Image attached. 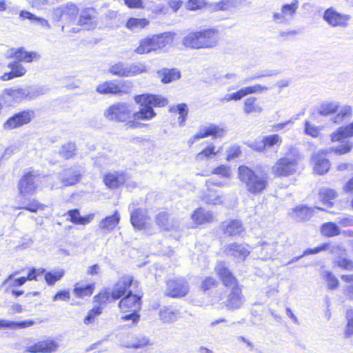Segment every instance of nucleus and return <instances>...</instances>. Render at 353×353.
I'll return each mask as SVG.
<instances>
[{
	"label": "nucleus",
	"instance_id": "obj_3",
	"mask_svg": "<svg viewBox=\"0 0 353 353\" xmlns=\"http://www.w3.org/2000/svg\"><path fill=\"white\" fill-rule=\"evenodd\" d=\"M8 59H13L14 61L8 63V67L11 69L10 72L3 73L0 79L2 81H7L14 78H19L26 74V69L21 63H32L40 59V54L37 51H27L23 47L10 48Z\"/></svg>",
	"mask_w": 353,
	"mask_h": 353
},
{
	"label": "nucleus",
	"instance_id": "obj_37",
	"mask_svg": "<svg viewBox=\"0 0 353 353\" xmlns=\"http://www.w3.org/2000/svg\"><path fill=\"white\" fill-rule=\"evenodd\" d=\"M149 24V21L146 18H129L125 23V27L134 31L139 29H143Z\"/></svg>",
	"mask_w": 353,
	"mask_h": 353
},
{
	"label": "nucleus",
	"instance_id": "obj_25",
	"mask_svg": "<svg viewBox=\"0 0 353 353\" xmlns=\"http://www.w3.org/2000/svg\"><path fill=\"white\" fill-rule=\"evenodd\" d=\"M133 279L130 276H125L121 278V279L114 285L111 292L113 295V299L117 300L121 296L128 294L129 288L132 285Z\"/></svg>",
	"mask_w": 353,
	"mask_h": 353
},
{
	"label": "nucleus",
	"instance_id": "obj_46",
	"mask_svg": "<svg viewBox=\"0 0 353 353\" xmlns=\"http://www.w3.org/2000/svg\"><path fill=\"white\" fill-rule=\"evenodd\" d=\"M39 346L40 352L50 353L55 352L59 345L52 339H47L39 341Z\"/></svg>",
	"mask_w": 353,
	"mask_h": 353
},
{
	"label": "nucleus",
	"instance_id": "obj_23",
	"mask_svg": "<svg viewBox=\"0 0 353 353\" xmlns=\"http://www.w3.org/2000/svg\"><path fill=\"white\" fill-rule=\"evenodd\" d=\"M97 14V12L93 7L84 8L80 12L77 23V26L88 28L96 25Z\"/></svg>",
	"mask_w": 353,
	"mask_h": 353
},
{
	"label": "nucleus",
	"instance_id": "obj_58",
	"mask_svg": "<svg viewBox=\"0 0 353 353\" xmlns=\"http://www.w3.org/2000/svg\"><path fill=\"white\" fill-rule=\"evenodd\" d=\"M206 5L205 0H188L186 2L187 9L191 11L201 10Z\"/></svg>",
	"mask_w": 353,
	"mask_h": 353
},
{
	"label": "nucleus",
	"instance_id": "obj_36",
	"mask_svg": "<svg viewBox=\"0 0 353 353\" xmlns=\"http://www.w3.org/2000/svg\"><path fill=\"white\" fill-rule=\"evenodd\" d=\"M218 154V150H216V146L210 143L205 146L203 149H202L199 152L196 154V159L197 161H201L205 159H211Z\"/></svg>",
	"mask_w": 353,
	"mask_h": 353
},
{
	"label": "nucleus",
	"instance_id": "obj_33",
	"mask_svg": "<svg viewBox=\"0 0 353 353\" xmlns=\"http://www.w3.org/2000/svg\"><path fill=\"white\" fill-rule=\"evenodd\" d=\"M330 250L332 253H336L337 251L344 252L342 247L339 245H330V243H323L321 245L316 247L312 249H307L304 251L302 256H298L292 259V261H296L304 255L315 254L321 251Z\"/></svg>",
	"mask_w": 353,
	"mask_h": 353
},
{
	"label": "nucleus",
	"instance_id": "obj_40",
	"mask_svg": "<svg viewBox=\"0 0 353 353\" xmlns=\"http://www.w3.org/2000/svg\"><path fill=\"white\" fill-rule=\"evenodd\" d=\"M77 147L75 143L69 142L62 145L59 154L64 159L68 160L73 158L76 154Z\"/></svg>",
	"mask_w": 353,
	"mask_h": 353
},
{
	"label": "nucleus",
	"instance_id": "obj_63",
	"mask_svg": "<svg viewBox=\"0 0 353 353\" xmlns=\"http://www.w3.org/2000/svg\"><path fill=\"white\" fill-rule=\"evenodd\" d=\"M325 278L330 289L334 290L339 286V281L332 272H325Z\"/></svg>",
	"mask_w": 353,
	"mask_h": 353
},
{
	"label": "nucleus",
	"instance_id": "obj_62",
	"mask_svg": "<svg viewBox=\"0 0 353 353\" xmlns=\"http://www.w3.org/2000/svg\"><path fill=\"white\" fill-rule=\"evenodd\" d=\"M101 313L100 307H95L88 313V315L84 319V323L89 325L92 323L96 316L99 315Z\"/></svg>",
	"mask_w": 353,
	"mask_h": 353
},
{
	"label": "nucleus",
	"instance_id": "obj_13",
	"mask_svg": "<svg viewBox=\"0 0 353 353\" xmlns=\"http://www.w3.org/2000/svg\"><path fill=\"white\" fill-rule=\"evenodd\" d=\"M39 176V174L37 172L31 169L24 172L17 183L19 194L25 197L36 192L37 185L35 180Z\"/></svg>",
	"mask_w": 353,
	"mask_h": 353
},
{
	"label": "nucleus",
	"instance_id": "obj_59",
	"mask_svg": "<svg viewBox=\"0 0 353 353\" xmlns=\"http://www.w3.org/2000/svg\"><path fill=\"white\" fill-rule=\"evenodd\" d=\"M234 5V0H221L214 6L215 11H224L232 8Z\"/></svg>",
	"mask_w": 353,
	"mask_h": 353
},
{
	"label": "nucleus",
	"instance_id": "obj_20",
	"mask_svg": "<svg viewBox=\"0 0 353 353\" xmlns=\"http://www.w3.org/2000/svg\"><path fill=\"white\" fill-rule=\"evenodd\" d=\"M207 190L201 196V200L207 204L218 205L222 203L221 195L214 188V185L221 186L222 183H214L210 180L205 182Z\"/></svg>",
	"mask_w": 353,
	"mask_h": 353
},
{
	"label": "nucleus",
	"instance_id": "obj_16",
	"mask_svg": "<svg viewBox=\"0 0 353 353\" xmlns=\"http://www.w3.org/2000/svg\"><path fill=\"white\" fill-rule=\"evenodd\" d=\"M281 142L282 138L278 134H274L255 139L249 147L254 151L263 152Z\"/></svg>",
	"mask_w": 353,
	"mask_h": 353
},
{
	"label": "nucleus",
	"instance_id": "obj_22",
	"mask_svg": "<svg viewBox=\"0 0 353 353\" xmlns=\"http://www.w3.org/2000/svg\"><path fill=\"white\" fill-rule=\"evenodd\" d=\"M321 208H310L305 205L296 206L292 210V217L297 219L307 220L316 217L319 212H323Z\"/></svg>",
	"mask_w": 353,
	"mask_h": 353
},
{
	"label": "nucleus",
	"instance_id": "obj_51",
	"mask_svg": "<svg viewBox=\"0 0 353 353\" xmlns=\"http://www.w3.org/2000/svg\"><path fill=\"white\" fill-rule=\"evenodd\" d=\"M46 208L47 206L45 204L40 203L36 199H33L26 206L21 208L26 210L30 212H37L38 211H43Z\"/></svg>",
	"mask_w": 353,
	"mask_h": 353
},
{
	"label": "nucleus",
	"instance_id": "obj_42",
	"mask_svg": "<svg viewBox=\"0 0 353 353\" xmlns=\"http://www.w3.org/2000/svg\"><path fill=\"white\" fill-rule=\"evenodd\" d=\"M148 72V66L143 63H134L128 66V77L137 76Z\"/></svg>",
	"mask_w": 353,
	"mask_h": 353
},
{
	"label": "nucleus",
	"instance_id": "obj_52",
	"mask_svg": "<svg viewBox=\"0 0 353 353\" xmlns=\"http://www.w3.org/2000/svg\"><path fill=\"white\" fill-rule=\"evenodd\" d=\"M3 94L12 98V100L16 101L21 98H24L26 94L24 90L21 88H6L3 90Z\"/></svg>",
	"mask_w": 353,
	"mask_h": 353
},
{
	"label": "nucleus",
	"instance_id": "obj_12",
	"mask_svg": "<svg viewBox=\"0 0 353 353\" xmlns=\"http://www.w3.org/2000/svg\"><path fill=\"white\" fill-rule=\"evenodd\" d=\"M35 118V111L31 109L21 110L10 117L3 123V128L7 130L19 128L28 125Z\"/></svg>",
	"mask_w": 353,
	"mask_h": 353
},
{
	"label": "nucleus",
	"instance_id": "obj_18",
	"mask_svg": "<svg viewBox=\"0 0 353 353\" xmlns=\"http://www.w3.org/2000/svg\"><path fill=\"white\" fill-rule=\"evenodd\" d=\"M79 13L77 5L73 3H67L55 10L56 17L58 21L65 19L68 23H73Z\"/></svg>",
	"mask_w": 353,
	"mask_h": 353
},
{
	"label": "nucleus",
	"instance_id": "obj_26",
	"mask_svg": "<svg viewBox=\"0 0 353 353\" xmlns=\"http://www.w3.org/2000/svg\"><path fill=\"white\" fill-rule=\"evenodd\" d=\"M140 296L129 291L128 294L119 301V307L123 312L128 310L136 312L140 307Z\"/></svg>",
	"mask_w": 353,
	"mask_h": 353
},
{
	"label": "nucleus",
	"instance_id": "obj_14",
	"mask_svg": "<svg viewBox=\"0 0 353 353\" xmlns=\"http://www.w3.org/2000/svg\"><path fill=\"white\" fill-rule=\"evenodd\" d=\"M323 19L330 27L346 28L349 26L351 17L339 12L333 7H330L324 11Z\"/></svg>",
	"mask_w": 353,
	"mask_h": 353
},
{
	"label": "nucleus",
	"instance_id": "obj_55",
	"mask_svg": "<svg viewBox=\"0 0 353 353\" xmlns=\"http://www.w3.org/2000/svg\"><path fill=\"white\" fill-rule=\"evenodd\" d=\"M34 325V321L30 319L24 320L20 322H14L8 320L7 327L12 329H22Z\"/></svg>",
	"mask_w": 353,
	"mask_h": 353
},
{
	"label": "nucleus",
	"instance_id": "obj_41",
	"mask_svg": "<svg viewBox=\"0 0 353 353\" xmlns=\"http://www.w3.org/2000/svg\"><path fill=\"white\" fill-rule=\"evenodd\" d=\"M109 73L119 77H128V66L121 62H117L109 68Z\"/></svg>",
	"mask_w": 353,
	"mask_h": 353
},
{
	"label": "nucleus",
	"instance_id": "obj_53",
	"mask_svg": "<svg viewBox=\"0 0 353 353\" xmlns=\"http://www.w3.org/2000/svg\"><path fill=\"white\" fill-rule=\"evenodd\" d=\"M67 214L68 216V221H89V219H92L94 217V214L81 216L78 209L70 210L68 211Z\"/></svg>",
	"mask_w": 353,
	"mask_h": 353
},
{
	"label": "nucleus",
	"instance_id": "obj_10",
	"mask_svg": "<svg viewBox=\"0 0 353 353\" xmlns=\"http://www.w3.org/2000/svg\"><path fill=\"white\" fill-rule=\"evenodd\" d=\"M132 83L128 81L110 80L102 82L96 88L101 94L122 96L131 93Z\"/></svg>",
	"mask_w": 353,
	"mask_h": 353
},
{
	"label": "nucleus",
	"instance_id": "obj_64",
	"mask_svg": "<svg viewBox=\"0 0 353 353\" xmlns=\"http://www.w3.org/2000/svg\"><path fill=\"white\" fill-rule=\"evenodd\" d=\"M225 232L229 235H236L241 232L240 222H230L226 227Z\"/></svg>",
	"mask_w": 353,
	"mask_h": 353
},
{
	"label": "nucleus",
	"instance_id": "obj_28",
	"mask_svg": "<svg viewBox=\"0 0 353 353\" xmlns=\"http://www.w3.org/2000/svg\"><path fill=\"white\" fill-rule=\"evenodd\" d=\"M157 77L163 84H168L179 80L181 77L180 70L176 68H163L157 72Z\"/></svg>",
	"mask_w": 353,
	"mask_h": 353
},
{
	"label": "nucleus",
	"instance_id": "obj_9",
	"mask_svg": "<svg viewBox=\"0 0 353 353\" xmlns=\"http://www.w3.org/2000/svg\"><path fill=\"white\" fill-rule=\"evenodd\" d=\"M318 113L323 117L335 114L332 119V122L340 123L345 119L352 117V108L350 105H344L340 108L339 104L335 101H326L319 105Z\"/></svg>",
	"mask_w": 353,
	"mask_h": 353
},
{
	"label": "nucleus",
	"instance_id": "obj_19",
	"mask_svg": "<svg viewBox=\"0 0 353 353\" xmlns=\"http://www.w3.org/2000/svg\"><path fill=\"white\" fill-rule=\"evenodd\" d=\"M165 293L171 297H183L189 292V285L184 279L169 280Z\"/></svg>",
	"mask_w": 353,
	"mask_h": 353
},
{
	"label": "nucleus",
	"instance_id": "obj_39",
	"mask_svg": "<svg viewBox=\"0 0 353 353\" xmlns=\"http://www.w3.org/2000/svg\"><path fill=\"white\" fill-rule=\"evenodd\" d=\"M94 288V283H91L87 285H80L79 283H77L74 288V294L77 297L83 298L92 295Z\"/></svg>",
	"mask_w": 353,
	"mask_h": 353
},
{
	"label": "nucleus",
	"instance_id": "obj_21",
	"mask_svg": "<svg viewBox=\"0 0 353 353\" xmlns=\"http://www.w3.org/2000/svg\"><path fill=\"white\" fill-rule=\"evenodd\" d=\"M127 175L123 172H108L103 176L104 185L109 189H117L125 184Z\"/></svg>",
	"mask_w": 353,
	"mask_h": 353
},
{
	"label": "nucleus",
	"instance_id": "obj_17",
	"mask_svg": "<svg viewBox=\"0 0 353 353\" xmlns=\"http://www.w3.org/2000/svg\"><path fill=\"white\" fill-rule=\"evenodd\" d=\"M82 177L83 172L80 167L73 165L62 170L60 181L65 187L73 186L79 183Z\"/></svg>",
	"mask_w": 353,
	"mask_h": 353
},
{
	"label": "nucleus",
	"instance_id": "obj_29",
	"mask_svg": "<svg viewBox=\"0 0 353 353\" xmlns=\"http://www.w3.org/2000/svg\"><path fill=\"white\" fill-rule=\"evenodd\" d=\"M263 110L261 103L255 97L246 98L243 103V111L247 115H256Z\"/></svg>",
	"mask_w": 353,
	"mask_h": 353
},
{
	"label": "nucleus",
	"instance_id": "obj_54",
	"mask_svg": "<svg viewBox=\"0 0 353 353\" xmlns=\"http://www.w3.org/2000/svg\"><path fill=\"white\" fill-rule=\"evenodd\" d=\"M226 160L230 161L239 157L242 154L241 148L237 145H233L228 148L226 152Z\"/></svg>",
	"mask_w": 353,
	"mask_h": 353
},
{
	"label": "nucleus",
	"instance_id": "obj_27",
	"mask_svg": "<svg viewBox=\"0 0 353 353\" xmlns=\"http://www.w3.org/2000/svg\"><path fill=\"white\" fill-rule=\"evenodd\" d=\"M353 137V123L338 128L330 134V141L337 143Z\"/></svg>",
	"mask_w": 353,
	"mask_h": 353
},
{
	"label": "nucleus",
	"instance_id": "obj_2",
	"mask_svg": "<svg viewBox=\"0 0 353 353\" xmlns=\"http://www.w3.org/2000/svg\"><path fill=\"white\" fill-rule=\"evenodd\" d=\"M219 34L215 28L192 30L183 37L181 43L187 50L212 49L219 44Z\"/></svg>",
	"mask_w": 353,
	"mask_h": 353
},
{
	"label": "nucleus",
	"instance_id": "obj_34",
	"mask_svg": "<svg viewBox=\"0 0 353 353\" xmlns=\"http://www.w3.org/2000/svg\"><path fill=\"white\" fill-rule=\"evenodd\" d=\"M250 250L245 245L232 244L227 249V254L236 259L237 261H243L249 254Z\"/></svg>",
	"mask_w": 353,
	"mask_h": 353
},
{
	"label": "nucleus",
	"instance_id": "obj_43",
	"mask_svg": "<svg viewBox=\"0 0 353 353\" xmlns=\"http://www.w3.org/2000/svg\"><path fill=\"white\" fill-rule=\"evenodd\" d=\"M94 301L95 303L102 305L106 304L107 303L115 301V299H113V295L111 291L108 290H104L100 292L94 297Z\"/></svg>",
	"mask_w": 353,
	"mask_h": 353
},
{
	"label": "nucleus",
	"instance_id": "obj_61",
	"mask_svg": "<svg viewBox=\"0 0 353 353\" xmlns=\"http://www.w3.org/2000/svg\"><path fill=\"white\" fill-rule=\"evenodd\" d=\"M131 224L137 230L143 231L148 234H152L150 222H131Z\"/></svg>",
	"mask_w": 353,
	"mask_h": 353
},
{
	"label": "nucleus",
	"instance_id": "obj_11",
	"mask_svg": "<svg viewBox=\"0 0 353 353\" xmlns=\"http://www.w3.org/2000/svg\"><path fill=\"white\" fill-rule=\"evenodd\" d=\"M226 128L221 125L208 123L199 127L198 132L188 140V145L191 146L196 141L211 137L212 139L222 138L226 134Z\"/></svg>",
	"mask_w": 353,
	"mask_h": 353
},
{
	"label": "nucleus",
	"instance_id": "obj_47",
	"mask_svg": "<svg viewBox=\"0 0 353 353\" xmlns=\"http://www.w3.org/2000/svg\"><path fill=\"white\" fill-rule=\"evenodd\" d=\"M64 275L63 270H52L48 272L45 275V279L48 285H54L59 281Z\"/></svg>",
	"mask_w": 353,
	"mask_h": 353
},
{
	"label": "nucleus",
	"instance_id": "obj_35",
	"mask_svg": "<svg viewBox=\"0 0 353 353\" xmlns=\"http://www.w3.org/2000/svg\"><path fill=\"white\" fill-rule=\"evenodd\" d=\"M181 316L177 310L163 307L159 312V319L164 323H172L177 321Z\"/></svg>",
	"mask_w": 353,
	"mask_h": 353
},
{
	"label": "nucleus",
	"instance_id": "obj_1",
	"mask_svg": "<svg viewBox=\"0 0 353 353\" xmlns=\"http://www.w3.org/2000/svg\"><path fill=\"white\" fill-rule=\"evenodd\" d=\"M133 99L140 106L138 110L132 112L128 103L117 102L108 107L104 117L110 121L124 123L127 129L144 128L149 126L145 122L157 116L154 108H163L168 104L167 98L150 93L137 94Z\"/></svg>",
	"mask_w": 353,
	"mask_h": 353
},
{
	"label": "nucleus",
	"instance_id": "obj_4",
	"mask_svg": "<svg viewBox=\"0 0 353 353\" xmlns=\"http://www.w3.org/2000/svg\"><path fill=\"white\" fill-rule=\"evenodd\" d=\"M215 271L221 279L223 284L232 288L227 294V299L223 301L224 305L228 310H235L241 308L245 300L241 289L237 285L234 276H232L225 264L221 261L216 264Z\"/></svg>",
	"mask_w": 353,
	"mask_h": 353
},
{
	"label": "nucleus",
	"instance_id": "obj_60",
	"mask_svg": "<svg viewBox=\"0 0 353 353\" xmlns=\"http://www.w3.org/2000/svg\"><path fill=\"white\" fill-rule=\"evenodd\" d=\"M26 281L27 279L24 276L14 279L12 275H10L8 278L3 281V285L8 284L12 287H17L23 285Z\"/></svg>",
	"mask_w": 353,
	"mask_h": 353
},
{
	"label": "nucleus",
	"instance_id": "obj_8",
	"mask_svg": "<svg viewBox=\"0 0 353 353\" xmlns=\"http://www.w3.org/2000/svg\"><path fill=\"white\" fill-rule=\"evenodd\" d=\"M174 36L175 34L170 32L148 35L139 40L134 52L138 54H145L160 51L174 43Z\"/></svg>",
	"mask_w": 353,
	"mask_h": 353
},
{
	"label": "nucleus",
	"instance_id": "obj_44",
	"mask_svg": "<svg viewBox=\"0 0 353 353\" xmlns=\"http://www.w3.org/2000/svg\"><path fill=\"white\" fill-rule=\"evenodd\" d=\"M194 221H211L213 219L212 214L206 211L203 208H196L192 216Z\"/></svg>",
	"mask_w": 353,
	"mask_h": 353
},
{
	"label": "nucleus",
	"instance_id": "obj_15",
	"mask_svg": "<svg viewBox=\"0 0 353 353\" xmlns=\"http://www.w3.org/2000/svg\"><path fill=\"white\" fill-rule=\"evenodd\" d=\"M266 86L261 85L260 84H255L253 85L245 86L240 88L236 92L232 94H225L221 101L222 102H229L231 101H239L247 95L263 92V91L268 90Z\"/></svg>",
	"mask_w": 353,
	"mask_h": 353
},
{
	"label": "nucleus",
	"instance_id": "obj_32",
	"mask_svg": "<svg viewBox=\"0 0 353 353\" xmlns=\"http://www.w3.org/2000/svg\"><path fill=\"white\" fill-rule=\"evenodd\" d=\"M318 196L320 201L327 207L334 205L335 200L338 197V192L335 189L322 188L319 189Z\"/></svg>",
	"mask_w": 353,
	"mask_h": 353
},
{
	"label": "nucleus",
	"instance_id": "obj_31",
	"mask_svg": "<svg viewBox=\"0 0 353 353\" xmlns=\"http://www.w3.org/2000/svg\"><path fill=\"white\" fill-rule=\"evenodd\" d=\"M277 244L278 243L275 241H262L254 248L261 259H271L275 256Z\"/></svg>",
	"mask_w": 353,
	"mask_h": 353
},
{
	"label": "nucleus",
	"instance_id": "obj_57",
	"mask_svg": "<svg viewBox=\"0 0 353 353\" xmlns=\"http://www.w3.org/2000/svg\"><path fill=\"white\" fill-rule=\"evenodd\" d=\"M176 110L179 112V123L183 125L187 119L188 114V108L185 103H179L176 106Z\"/></svg>",
	"mask_w": 353,
	"mask_h": 353
},
{
	"label": "nucleus",
	"instance_id": "obj_24",
	"mask_svg": "<svg viewBox=\"0 0 353 353\" xmlns=\"http://www.w3.org/2000/svg\"><path fill=\"white\" fill-rule=\"evenodd\" d=\"M299 7V1L294 0L290 3H285L281 8V12H275L273 19L275 21L282 22L287 17H292L296 12Z\"/></svg>",
	"mask_w": 353,
	"mask_h": 353
},
{
	"label": "nucleus",
	"instance_id": "obj_38",
	"mask_svg": "<svg viewBox=\"0 0 353 353\" xmlns=\"http://www.w3.org/2000/svg\"><path fill=\"white\" fill-rule=\"evenodd\" d=\"M342 249L344 252L337 251L335 253L339 254V256L334 259V265H337L344 270H353V261L344 256L345 255V250L343 247Z\"/></svg>",
	"mask_w": 353,
	"mask_h": 353
},
{
	"label": "nucleus",
	"instance_id": "obj_45",
	"mask_svg": "<svg viewBox=\"0 0 353 353\" xmlns=\"http://www.w3.org/2000/svg\"><path fill=\"white\" fill-rule=\"evenodd\" d=\"M321 233L326 236H334L340 233L337 225L333 222H326L321 226Z\"/></svg>",
	"mask_w": 353,
	"mask_h": 353
},
{
	"label": "nucleus",
	"instance_id": "obj_49",
	"mask_svg": "<svg viewBox=\"0 0 353 353\" xmlns=\"http://www.w3.org/2000/svg\"><path fill=\"white\" fill-rule=\"evenodd\" d=\"M345 319L347 324L344 334L346 337H350L353 336V309L350 308L347 310Z\"/></svg>",
	"mask_w": 353,
	"mask_h": 353
},
{
	"label": "nucleus",
	"instance_id": "obj_48",
	"mask_svg": "<svg viewBox=\"0 0 353 353\" xmlns=\"http://www.w3.org/2000/svg\"><path fill=\"white\" fill-rule=\"evenodd\" d=\"M321 128L315 125L309 121H305L304 123V132L307 136L312 138H317L321 132Z\"/></svg>",
	"mask_w": 353,
	"mask_h": 353
},
{
	"label": "nucleus",
	"instance_id": "obj_56",
	"mask_svg": "<svg viewBox=\"0 0 353 353\" xmlns=\"http://www.w3.org/2000/svg\"><path fill=\"white\" fill-rule=\"evenodd\" d=\"M19 17L22 19H28L32 21H36L40 22L42 24H48L47 20L44 19L43 18L37 17L32 12L27 10H21L19 12Z\"/></svg>",
	"mask_w": 353,
	"mask_h": 353
},
{
	"label": "nucleus",
	"instance_id": "obj_50",
	"mask_svg": "<svg viewBox=\"0 0 353 353\" xmlns=\"http://www.w3.org/2000/svg\"><path fill=\"white\" fill-rule=\"evenodd\" d=\"M211 174L223 178H229L232 174V171L230 166L225 164H221L214 168L212 170Z\"/></svg>",
	"mask_w": 353,
	"mask_h": 353
},
{
	"label": "nucleus",
	"instance_id": "obj_7",
	"mask_svg": "<svg viewBox=\"0 0 353 353\" xmlns=\"http://www.w3.org/2000/svg\"><path fill=\"white\" fill-rule=\"evenodd\" d=\"M299 152L291 148L283 157L279 158L271 168L274 178L289 177L294 175L299 170L301 161Z\"/></svg>",
	"mask_w": 353,
	"mask_h": 353
},
{
	"label": "nucleus",
	"instance_id": "obj_30",
	"mask_svg": "<svg viewBox=\"0 0 353 353\" xmlns=\"http://www.w3.org/2000/svg\"><path fill=\"white\" fill-rule=\"evenodd\" d=\"M153 345L149 337L143 334L132 336L125 343V347L133 349H143Z\"/></svg>",
	"mask_w": 353,
	"mask_h": 353
},
{
	"label": "nucleus",
	"instance_id": "obj_5",
	"mask_svg": "<svg viewBox=\"0 0 353 353\" xmlns=\"http://www.w3.org/2000/svg\"><path fill=\"white\" fill-rule=\"evenodd\" d=\"M237 176L243 183L248 193L252 195H259L267 191L269 187V176L268 173H256L252 168L241 165L237 169Z\"/></svg>",
	"mask_w": 353,
	"mask_h": 353
},
{
	"label": "nucleus",
	"instance_id": "obj_6",
	"mask_svg": "<svg viewBox=\"0 0 353 353\" xmlns=\"http://www.w3.org/2000/svg\"><path fill=\"white\" fill-rule=\"evenodd\" d=\"M339 142V145L319 150L314 156L313 172L315 174L321 176L329 172L331 163L325 158V156L329 154H333L335 156H343L349 154L353 150V143L351 141L346 140Z\"/></svg>",
	"mask_w": 353,
	"mask_h": 353
}]
</instances>
